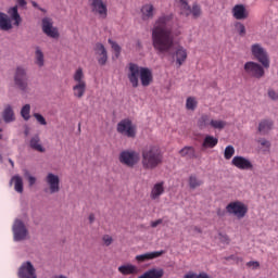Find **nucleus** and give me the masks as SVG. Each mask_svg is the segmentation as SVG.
<instances>
[{"label":"nucleus","instance_id":"3c124183","mask_svg":"<svg viewBox=\"0 0 278 278\" xmlns=\"http://www.w3.org/2000/svg\"><path fill=\"white\" fill-rule=\"evenodd\" d=\"M9 163L11 164L12 168H14V161H12V159H9Z\"/></svg>","mask_w":278,"mask_h":278},{"label":"nucleus","instance_id":"f03ea898","mask_svg":"<svg viewBox=\"0 0 278 278\" xmlns=\"http://www.w3.org/2000/svg\"><path fill=\"white\" fill-rule=\"evenodd\" d=\"M128 80L134 88H138L143 86V88H148V86L153 84V72L149 67H142L136 63L128 64Z\"/></svg>","mask_w":278,"mask_h":278},{"label":"nucleus","instance_id":"5fc2aeb1","mask_svg":"<svg viewBox=\"0 0 278 278\" xmlns=\"http://www.w3.org/2000/svg\"><path fill=\"white\" fill-rule=\"evenodd\" d=\"M0 131H2L1 128H0ZM0 139H1V135H0Z\"/></svg>","mask_w":278,"mask_h":278},{"label":"nucleus","instance_id":"412c9836","mask_svg":"<svg viewBox=\"0 0 278 278\" xmlns=\"http://www.w3.org/2000/svg\"><path fill=\"white\" fill-rule=\"evenodd\" d=\"M232 16L236 21H244V18H249V13L247 12L244 4H236L232 8Z\"/></svg>","mask_w":278,"mask_h":278},{"label":"nucleus","instance_id":"f8f14e48","mask_svg":"<svg viewBox=\"0 0 278 278\" xmlns=\"http://www.w3.org/2000/svg\"><path fill=\"white\" fill-rule=\"evenodd\" d=\"M29 77L27 76V70L23 66H18L15 70L14 74V84L15 86L25 92L29 86Z\"/></svg>","mask_w":278,"mask_h":278},{"label":"nucleus","instance_id":"473e14b6","mask_svg":"<svg viewBox=\"0 0 278 278\" xmlns=\"http://www.w3.org/2000/svg\"><path fill=\"white\" fill-rule=\"evenodd\" d=\"M74 84H86V76L84 75V70L78 67L73 76Z\"/></svg>","mask_w":278,"mask_h":278},{"label":"nucleus","instance_id":"f3484780","mask_svg":"<svg viewBox=\"0 0 278 278\" xmlns=\"http://www.w3.org/2000/svg\"><path fill=\"white\" fill-rule=\"evenodd\" d=\"M231 164L239 168V170H253V163L244 156H233Z\"/></svg>","mask_w":278,"mask_h":278},{"label":"nucleus","instance_id":"9d476101","mask_svg":"<svg viewBox=\"0 0 278 278\" xmlns=\"http://www.w3.org/2000/svg\"><path fill=\"white\" fill-rule=\"evenodd\" d=\"M244 73L248 77H253L254 79H262L266 72L264 71V65H261L257 62L249 61L243 66Z\"/></svg>","mask_w":278,"mask_h":278},{"label":"nucleus","instance_id":"79ce46f5","mask_svg":"<svg viewBox=\"0 0 278 278\" xmlns=\"http://www.w3.org/2000/svg\"><path fill=\"white\" fill-rule=\"evenodd\" d=\"M102 242L104 243L105 247H110V244H112V242H114V239L110 235H104L102 237Z\"/></svg>","mask_w":278,"mask_h":278},{"label":"nucleus","instance_id":"f257e3e1","mask_svg":"<svg viewBox=\"0 0 278 278\" xmlns=\"http://www.w3.org/2000/svg\"><path fill=\"white\" fill-rule=\"evenodd\" d=\"M174 15L163 14L157 17L152 28V47L157 55H172L176 60L178 68L184 66V62L188 60V50L184 46H178L174 53L175 35H173Z\"/></svg>","mask_w":278,"mask_h":278},{"label":"nucleus","instance_id":"aec40b11","mask_svg":"<svg viewBox=\"0 0 278 278\" xmlns=\"http://www.w3.org/2000/svg\"><path fill=\"white\" fill-rule=\"evenodd\" d=\"M142 21H151L155 16V7L151 3H146L140 10Z\"/></svg>","mask_w":278,"mask_h":278},{"label":"nucleus","instance_id":"c9c22d12","mask_svg":"<svg viewBox=\"0 0 278 278\" xmlns=\"http://www.w3.org/2000/svg\"><path fill=\"white\" fill-rule=\"evenodd\" d=\"M30 113H31V105L29 104H25L21 110V116L22 118H24V121H29V118H31V115H29Z\"/></svg>","mask_w":278,"mask_h":278},{"label":"nucleus","instance_id":"ea45409f","mask_svg":"<svg viewBox=\"0 0 278 278\" xmlns=\"http://www.w3.org/2000/svg\"><path fill=\"white\" fill-rule=\"evenodd\" d=\"M33 116L34 118H36L37 123H39L40 125L42 126L47 125V119L45 118V116H42V114L34 113Z\"/></svg>","mask_w":278,"mask_h":278},{"label":"nucleus","instance_id":"c03bdc74","mask_svg":"<svg viewBox=\"0 0 278 278\" xmlns=\"http://www.w3.org/2000/svg\"><path fill=\"white\" fill-rule=\"evenodd\" d=\"M247 266H249V268H253L254 270L257 269L260 267V262L257 261H250L247 263Z\"/></svg>","mask_w":278,"mask_h":278},{"label":"nucleus","instance_id":"5701e85b","mask_svg":"<svg viewBox=\"0 0 278 278\" xmlns=\"http://www.w3.org/2000/svg\"><path fill=\"white\" fill-rule=\"evenodd\" d=\"M273 127H275V122H273V119H263L258 123V131L263 136L270 134Z\"/></svg>","mask_w":278,"mask_h":278},{"label":"nucleus","instance_id":"2eb2a0df","mask_svg":"<svg viewBox=\"0 0 278 278\" xmlns=\"http://www.w3.org/2000/svg\"><path fill=\"white\" fill-rule=\"evenodd\" d=\"M98 64L100 66H105L108 64V50L103 43H96L93 48Z\"/></svg>","mask_w":278,"mask_h":278},{"label":"nucleus","instance_id":"c756f323","mask_svg":"<svg viewBox=\"0 0 278 278\" xmlns=\"http://www.w3.org/2000/svg\"><path fill=\"white\" fill-rule=\"evenodd\" d=\"M10 184H14L15 192L23 193V178L18 175H15L11 178Z\"/></svg>","mask_w":278,"mask_h":278},{"label":"nucleus","instance_id":"de8ad7c7","mask_svg":"<svg viewBox=\"0 0 278 278\" xmlns=\"http://www.w3.org/2000/svg\"><path fill=\"white\" fill-rule=\"evenodd\" d=\"M17 4H18L21 8H25V5H27V1H25V0H17Z\"/></svg>","mask_w":278,"mask_h":278},{"label":"nucleus","instance_id":"603ef678","mask_svg":"<svg viewBox=\"0 0 278 278\" xmlns=\"http://www.w3.org/2000/svg\"><path fill=\"white\" fill-rule=\"evenodd\" d=\"M194 230L198 231L199 233H201V228L195 227Z\"/></svg>","mask_w":278,"mask_h":278},{"label":"nucleus","instance_id":"49530a36","mask_svg":"<svg viewBox=\"0 0 278 278\" xmlns=\"http://www.w3.org/2000/svg\"><path fill=\"white\" fill-rule=\"evenodd\" d=\"M162 223H164L163 219H156V220H154V222H151V227H152L153 229H155V227H157L159 225H162Z\"/></svg>","mask_w":278,"mask_h":278},{"label":"nucleus","instance_id":"58836bf2","mask_svg":"<svg viewBox=\"0 0 278 278\" xmlns=\"http://www.w3.org/2000/svg\"><path fill=\"white\" fill-rule=\"evenodd\" d=\"M109 45H111L113 51L115 52V58H121V46H118V43L112 39H109Z\"/></svg>","mask_w":278,"mask_h":278},{"label":"nucleus","instance_id":"a18cd8bd","mask_svg":"<svg viewBox=\"0 0 278 278\" xmlns=\"http://www.w3.org/2000/svg\"><path fill=\"white\" fill-rule=\"evenodd\" d=\"M258 142L261 143V147H264L265 149H270V141L262 138L258 140Z\"/></svg>","mask_w":278,"mask_h":278},{"label":"nucleus","instance_id":"6e6552de","mask_svg":"<svg viewBox=\"0 0 278 278\" xmlns=\"http://www.w3.org/2000/svg\"><path fill=\"white\" fill-rule=\"evenodd\" d=\"M252 55L264 66V68H270V59L268 58V52L260 43H254L251 46Z\"/></svg>","mask_w":278,"mask_h":278},{"label":"nucleus","instance_id":"37998d69","mask_svg":"<svg viewBox=\"0 0 278 278\" xmlns=\"http://www.w3.org/2000/svg\"><path fill=\"white\" fill-rule=\"evenodd\" d=\"M268 97H269V99H271L273 101H277V100H278V92L275 91L274 89H269V90H268Z\"/></svg>","mask_w":278,"mask_h":278},{"label":"nucleus","instance_id":"423d86ee","mask_svg":"<svg viewBox=\"0 0 278 278\" xmlns=\"http://www.w3.org/2000/svg\"><path fill=\"white\" fill-rule=\"evenodd\" d=\"M226 212H228L231 216H236L239 220L244 218L247 214H249V206L244 204L242 201H232L227 204Z\"/></svg>","mask_w":278,"mask_h":278},{"label":"nucleus","instance_id":"39448f33","mask_svg":"<svg viewBox=\"0 0 278 278\" xmlns=\"http://www.w3.org/2000/svg\"><path fill=\"white\" fill-rule=\"evenodd\" d=\"M197 126L199 129H207V127H211V129L223 131V129L227 127V123L223 119H214L207 114H202L198 119Z\"/></svg>","mask_w":278,"mask_h":278},{"label":"nucleus","instance_id":"bb28decb","mask_svg":"<svg viewBox=\"0 0 278 278\" xmlns=\"http://www.w3.org/2000/svg\"><path fill=\"white\" fill-rule=\"evenodd\" d=\"M181 157H187V160H197V150L194 147H185L179 151Z\"/></svg>","mask_w":278,"mask_h":278},{"label":"nucleus","instance_id":"1a4fd4ad","mask_svg":"<svg viewBox=\"0 0 278 278\" xmlns=\"http://www.w3.org/2000/svg\"><path fill=\"white\" fill-rule=\"evenodd\" d=\"M117 134L122 136H126V138H136V134H138V129L134 122L129 118L122 119L117 124Z\"/></svg>","mask_w":278,"mask_h":278},{"label":"nucleus","instance_id":"e433bc0d","mask_svg":"<svg viewBox=\"0 0 278 278\" xmlns=\"http://www.w3.org/2000/svg\"><path fill=\"white\" fill-rule=\"evenodd\" d=\"M236 154V149L233 146H227L224 151V157L225 160H231L233 155Z\"/></svg>","mask_w":278,"mask_h":278},{"label":"nucleus","instance_id":"4be33fe9","mask_svg":"<svg viewBox=\"0 0 278 278\" xmlns=\"http://www.w3.org/2000/svg\"><path fill=\"white\" fill-rule=\"evenodd\" d=\"M162 255H164V251L149 252L146 254L137 255L136 261L139 264H142V262H149V260H155L157 257H162Z\"/></svg>","mask_w":278,"mask_h":278},{"label":"nucleus","instance_id":"a19ab883","mask_svg":"<svg viewBox=\"0 0 278 278\" xmlns=\"http://www.w3.org/2000/svg\"><path fill=\"white\" fill-rule=\"evenodd\" d=\"M24 177H27V180H28V186H34L36 184V177L31 176L29 174V170L25 169L24 170Z\"/></svg>","mask_w":278,"mask_h":278},{"label":"nucleus","instance_id":"f704fd0d","mask_svg":"<svg viewBox=\"0 0 278 278\" xmlns=\"http://www.w3.org/2000/svg\"><path fill=\"white\" fill-rule=\"evenodd\" d=\"M198 105H199V102L197 101V98H194V97L187 98V101H186L187 110L194 112L197 110Z\"/></svg>","mask_w":278,"mask_h":278},{"label":"nucleus","instance_id":"a211bd4d","mask_svg":"<svg viewBox=\"0 0 278 278\" xmlns=\"http://www.w3.org/2000/svg\"><path fill=\"white\" fill-rule=\"evenodd\" d=\"M18 277L20 278H36V268L31 262L23 263L18 269Z\"/></svg>","mask_w":278,"mask_h":278},{"label":"nucleus","instance_id":"7ed1b4c3","mask_svg":"<svg viewBox=\"0 0 278 278\" xmlns=\"http://www.w3.org/2000/svg\"><path fill=\"white\" fill-rule=\"evenodd\" d=\"M141 164L146 170H153L162 164L164 155L157 146H147L141 151Z\"/></svg>","mask_w":278,"mask_h":278},{"label":"nucleus","instance_id":"ddd939ff","mask_svg":"<svg viewBox=\"0 0 278 278\" xmlns=\"http://www.w3.org/2000/svg\"><path fill=\"white\" fill-rule=\"evenodd\" d=\"M180 3V14H182L184 16H190V14H192L193 18H199V16H201L202 11H201V5L199 4H193L192 8H190L188 5V1L186 0H178Z\"/></svg>","mask_w":278,"mask_h":278},{"label":"nucleus","instance_id":"393cba45","mask_svg":"<svg viewBox=\"0 0 278 278\" xmlns=\"http://www.w3.org/2000/svg\"><path fill=\"white\" fill-rule=\"evenodd\" d=\"M118 273H121V275H138V273H140V270L138 269V267L134 264H125V265H121L117 268Z\"/></svg>","mask_w":278,"mask_h":278},{"label":"nucleus","instance_id":"6ab92c4d","mask_svg":"<svg viewBox=\"0 0 278 278\" xmlns=\"http://www.w3.org/2000/svg\"><path fill=\"white\" fill-rule=\"evenodd\" d=\"M42 31L50 38H58L60 36L58 29L53 27V22L49 17L42 20Z\"/></svg>","mask_w":278,"mask_h":278},{"label":"nucleus","instance_id":"dca6fc26","mask_svg":"<svg viewBox=\"0 0 278 278\" xmlns=\"http://www.w3.org/2000/svg\"><path fill=\"white\" fill-rule=\"evenodd\" d=\"M46 184L49 186L50 194L60 192V177L53 173H49L46 177Z\"/></svg>","mask_w":278,"mask_h":278},{"label":"nucleus","instance_id":"7c9ffc66","mask_svg":"<svg viewBox=\"0 0 278 278\" xmlns=\"http://www.w3.org/2000/svg\"><path fill=\"white\" fill-rule=\"evenodd\" d=\"M201 186H203L201 178L197 177V175L189 176V188H191V190H197V188H201Z\"/></svg>","mask_w":278,"mask_h":278},{"label":"nucleus","instance_id":"72a5a7b5","mask_svg":"<svg viewBox=\"0 0 278 278\" xmlns=\"http://www.w3.org/2000/svg\"><path fill=\"white\" fill-rule=\"evenodd\" d=\"M2 116L4 123H12L14 121V111L12 110V106H5Z\"/></svg>","mask_w":278,"mask_h":278},{"label":"nucleus","instance_id":"a878e982","mask_svg":"<svg viewBox=\"0 0 278 278\" xmlns=\"http://www.w3.org/2000/svg\"><path fill=\"white\" fill-rule=\"evenodd\" d=\"M218 146V138L212 135H205L202 141V149H214Z\"/></svg>","mask_w":278,"mask_h":278},{"label":"nucleus","instance_id":"864d4df0","mask_svg":"<svg viewBox=\"0 0 278 278\" xmlns=\"http://www.w3.org/2000/svg\"><path fill=\"white\" fill-rule=\"evenodd\" d=\"M33 5H35V7H36V2H33Z\"/></svg>","mask_w":278,"mask_h":278},{"label":"nucleus","instance_id":"c85d7f7f","mask_svg":"<svg viewBox=\"0 0 278 278\" xmlns=\"http://www.w3.org/2000/svg\"><path fill=\"white\" fill-rule=\"evenodd\" d=\"M35 64H37L39 68H42V66H45V53H42L40 47H36L35 50Z\"/></svg>","mask_w":278,"mask_h":278},{"label":"nucleus","instance_id":"9b49d317","mask_svg":"<svg viewBox=\"0 0 278 278\" xmlns=\"http://www.w3.org/2000/svg\"><path fill=\"white\" fill-rule=\"evenodd\" d=\"M89 8L98 18L102 21L108 18V2L105 0H89Z\"/></svg>","mask_w":278,"mask_h":278},{"label":"nucleus","instance_id":"b1692460","mask_svg":"<svg viewBox=\"0 0 278 278\" xmlns=\"http://www.w3.org/2000/svg\"><path fill=\"white\" fill-rule=\"evenodd\" d=\"M162 194H164V181L154 184L150 192L152 201H157Z\"/></svg>","mask_w":278,"mask_h":278},{"label":"nucleus","instance_id":"20e7f679","mask_svg":"<svg viewBox=\"0 0 278 278\" xmlns=\"http://www.w3.org/2000/svg\"><path fill=\"white\" fill-rule=\"evenodd\" d=\"M8 14L0 12V29H2V31H10V29H12V21L14 22L13 25H15V27H18L23 21L21 14H18V7L10 8Z\"/></svg>","mask_w":278,"mask_h":278},{"label":"nucleus","instance_id":"0eeeda50","mask_svg":"<svg viewBox=\"0 0 278 278\" xmlns=\"http://www.w3.org/2000/svg\"><path fill=\"white\" fill-rule=\"evenodd\" d=\"M118 160L124 166L134 168L140 162V153L136 150H124L119 153Z\"/></svg>","mask_w":278,"mask_h":278},{"label":"nucleus","instance_id":"2f4dec72","mask_svg":"<svg viewBox=\"0 0 278 278\" xmlns=\"http://www.w3.org/2000/svg\"><path fill=\"white\" fill-rule=\"evenodd\" d=\"M30 147L34 151H38L39 153H45V148L40 144V137L35 136L30 139Z\"/></svg>","mask_w":278,"mask_h":278},{"label":"nucleus","instance_id":"cd10ccee","mask_svg":"<svg viewBox=\"0 0 278 278\" xmlns=\"http://www.w3.org/2000/svg\"><path fill=\"white\" fill-rule=\"evenodd\" d=\"M73 94L76 97V99H81V97L86 94V84H74Z\"/></svg>","mask_w":278,"mask_h":278},{"label":"nucleus","instance_id":"4468645a","mask_svg":"<svg viewBox=\"0 0 278 278\" xmlns=\"http://www.w3.org/2000/svg\"><path fill=\"white\" fill-rule=\"evenodd\" d=\"M27 227H25V224L21 219H15L13 225V236L15 242H21V240H25L27 238Z\"/></svg>","mask_w":278,"mask_h":278},{"label":"nucleus","instance_id":"4c0bfd02","mask_svg":"<svg viewBox=\"0 0 278 278\" xmlns=\"http://www.w3.org/2000/svg\"><path fill=\"white\" fill-rule=\"evenodd\" d=\"M236 30L238 31L239 36H247V27L241 22H237L235 24Z\"/></svg>","mask_w":278,"mask_h":278},{"label":"nucleus","instance_id":"09e8293b","mask_svg":"<svg viewBox=\"0 0 278 278\" xmlns=\"http://www.w3.org/2000/svg\"><path fill=\"white\" fill-rule=\"evenodd\" d=\"M89 223H90V225H92V223H94V214H90L89 215Z\"/></svg>","mask_w":278,"mask_h":278},{"label":"nucleus","instance_id":"8fccbe9b","mask_svg":"<svg viewBox=\"0 0 278 278\" xmlns=\"http://www.w3.org/2000/svg\"><path fill=\"white\" fill-rule=\"evenodd\" d=\"M217 216H225V212L222 211V210H218V211H217Z\"/></svg>","mask_w":278,"mask_h":278}]
</instances>
